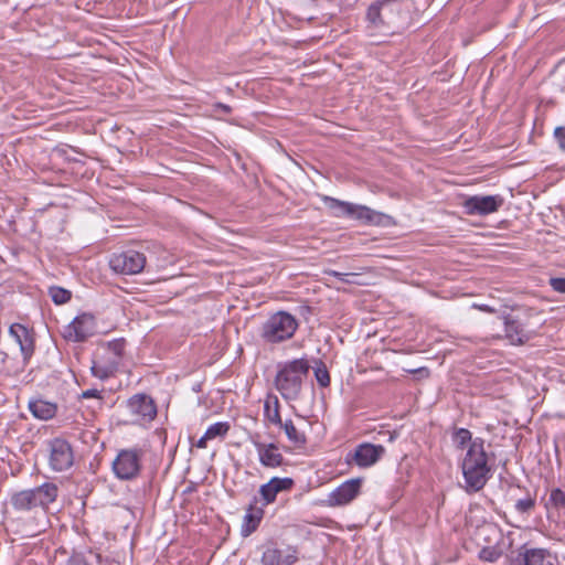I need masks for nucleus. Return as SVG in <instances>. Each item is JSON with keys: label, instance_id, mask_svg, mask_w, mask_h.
Returning a JSON list of instances; mask_svg holds the SVG:
<instances>
[{"label": "nucleus", "instance_id": "nucleus-1", "mask_svg": "<svg viewBox=\"0 0 565 565\" xmlns=\"http://www.w3.org/2000/svg\"><path fill=\"white\" fill-rule=\"evenodd\" d=\"M460 467L467 493H475L484 488L492 477L493 463L490 462V457L484 449V440L482 438L477 437L471 441Z\"/></svg>", "mask_w": 565, "mask_h": 565}, {"label": "nucleus", "instance_id": "nucleus-2", "mask_svg": "<svg viewBox=\"0 0 565 565\" xmlns=\"http://www.w3.org/2000/svg\"><path fill=\"white\" fill-rule=\"evenodd\" d=\"M275 376V387L286 401H297L301 394L302 383L310 370L309 361L305 358L278 363Z\"/></svg>", "mask_w": 565, "mask_h": 565}, {"label": "nucleus", "instance_id": "nucleus-3", "mask_svg": "<svg viewBox=\"0 0 565 565\" xmlns=\"http://www.w3.org/2000/svg\"><path fill=\"white\" fill-rule=\"evenodd\" d=\"M298 327L295 316L280 310L270 315L262 324L259 335L265 343L278 344L291 339Z\"/></svg>", "mask_w": 565, "mask_h": 565}, {"label": "nucleus", "instance_id": "nucleus-4", "mask_svg": "<svg viewBox=\"0 0 565 565\" xmlns=\"http://www.w3.org/2000/svg\"><path fill=\"white\" fill-rule=\"evenodd\" d=\"M126 344L124 338L114 339L103 344L102 352L93 361L92 374L100 380L113 376L122 361Z\"/></svg>", "mask_w": 565, "mask_h": 565}, {"label": "nucleus", "instance_id": "nucleus-5", "mask_svg": "<svg viewBox=\"0 0 565 565\" xmlns=\"http://www.w3.org/2000/svg\"><path fill=\"white\" fill-rule=\"evenodd\" d=\"M323 202L335 217H350L363 222L364 224L380 225L383 223L385 214L376 212L365 205H358L345 201H340L331 196H324Z\"/></svg>", "mask_w": 565, "mask_h": 565}, {"label": "nucleus", "instance_id": "nucleus-6", "mask_svg": "<svg viewBox=\"0 0 565 565\" xmlns=\"http://www.w3.org/2000/svg\"><path fill=\"white\" fill-rule=\"evenodd\" d=\"M142 457L143 451L141 448L120 449L111 463L115 477L122 481L138 478L142 469Z\"/></svg>", "mask_w": 565, "mask_h": 565}, {"label": "nucleus", "instance_id": "nucleus-7", "mask_svg": "<svg viewBox=\"0 0 565 565\" xmlns=\"http://www.w3.org/2000/svg\"><path fill=\"white\" fill-rule=\"evenodd\" d=\"M260 552V565H294L299 559V551L294 545H280L268 540L257 547Z\"/></svg>", "mask_w": 565, "mask_h": 565}, {"label": "nucleus", "instance_id": "nucleus-8", "mask_svg": "<svg viewBox=\"0 0 565 565\" xmlns=\"http://www.w3.org/2000/svg\"><path fill=\"white\" fill-rule=\"evenodd\" d=\"M49 466L53 471L63 472L74 465V449L71 443L56 437L47 441Z\"/></svg>", "mask_w": 565, "mask_h": 565}, {"label": "nucleus", "instance_id": "nucleus-9", "mask_svg": "<svg viewBox=\"0 0 565 565\" xmlns=\"http://www.w3.org/2000/svg\"><path fill=\"white\" fill-rule=\"evenodd\" d=\"M96 332V319L92 313L83 312L76 316L63 328L62 337L71 342H85Z\"/></svg>", "mask_w": 565, "mask_h": 565}, {"label": "nucleus", "instance_id": "nucleus-10", "mask_svg": "<svg viewBox=\"0 0 565 565\" xmlns=\"http://www.w3.org/2000/svg\"><path fill=\"white\" fill-rule=\"evenodd\" d=\"M146 256L134 249L115 253L109 259V267L117 274L136 275L142 271Z\"/></svg>", "mask_w": 565, "mask_h": 565}, {"label": "nucleus", "instance_id": "nucleus-11", "mask_svg": "<svg viewBox=\"0 0 565 565\" xmlns=\"http://www.w3.org/2000/svg\"><path fill=\"white\" fill-rule=\"evenodd\" d=\"M504 204L500 194L495 195H472L462 202V209L467 215H489L498 212Z\"/></svg>", "mask_w": 565, "mask_h": 565}, {"label": "nucleus", "instance_id": "nucleus-12", "mask_svg": "<svg viewBox=\"0 0 565 565\" xmlns=\"http://www.w3.org/2000/svg\"><path fill=\"white\" fill-rule=\"evenodd\" d=\"M15 531L24 536L33 537L45 531L47 514L45 511H33L30 514H18L12 519Z\"/></svg>", "mask_w": 565, "mask_h": 565}, {"label": "nucleus", "instance_id": "nucleus-13", "mask_svg": "<svg viewBox=\"0 0 565 565\" xmlns=\"http://www.w3.org/2000/svg\"><path fill=\"white\" fill-rule=\"evenodd\" d=\"M363 478H353L342 482L328 494L327 504L329 507H343L350 504L361 493Z\"/></svg>", "mask_w": 565, "mask_h": 565}, {"label": "nucleus", "instance_id": "nucleus-14", "mask_svg": "<svg viewBox=\"0 0 565 565\" xmlns=\"http://www.w3.org/2000/svg\"><path fill=\"white\" fill-rule=\"evenodd\" d=\"M129 413L137 420L151 422L157 416V406L154 401L147 394H135L127 401Z\"/></svg>", "mask_w": 565, "mask_h": 565}, {"label": "nucleus", "instance_id": "nucleus-15", "mask_svg": "<svg viewBox=\"0 0 565 565\" xmlns=\"http://www.w3.org/2000/svg\"><path fill=\"white\" fill-rule=\"evenodd\" d=\"M503 320L505 338L511 344H523L532 339L534 332L527 329L519 316L507 315Z\"/></svg>", "mask_w": 565, "mask_h": 565}, {"label": "nucleus", "instance_id": "nucleus-16", "mask_svg": "<svg viewBox=\"0 0 565 565\" xmlns=\"http://www.w3.org/2000/svg\"><path fill=\"white\" fill-rule=\"evenodd\" d=\"M252 444L257 451L258 460L263 467L274 469L284 465L285 458L279 451L277 444L262 443L258 438H252Z\"/></svg>", "mask_w": 565, "mask_h": 565}, {"label": "nucleus", "instance_id": "nucleus-17", "mask_svg": "<svg viewBox=\"0 0 565 565\" xmlns=\"http://www.w3.org/2000/svg\"><path fill=\"white\" fill-rule=\"evenodd\" d=\"M9 335L19 345L21 355L31 360L35 351L33 330L22 323H12L9 328Z\"/></svg>", "mask_w": 565, "mask_h": 565}, {"label": "nucleus", "instance_id": "nucleus-18", "mask_svg": "<svg viewBox=\"0 0 565 565\" xmlns=\"http://www.w3.org/2000/svg\"><path fill=\"white\" fill-rule=\"evenodd\" d=\"M385 451L382 445L363 443L355 448L352 460L356 466L367 468L375 465L384 456Z\"/></svg>", "mask_w": 565, "mask_h": 565}, {"label": "nucleus", "instance_id": "nucleus-19", "mask_svg": "<svg viewBox=\"0 0 565 565\" xmlns=\"http://www.w3.org/2000/svg\"><path fill=\"white\" fill-rule=\"evenodd\" d=\"M295 486L292 478L285 477H273L267 483H264L259 488V494L264 502V505H268L275 502L277 494L280 492H288Z\"/></svg>", "mask_w": 565, "mask_h": 565}, {"label": "nucleus", "instance_id": "nucleus-20", "mask_svg": "<svg viewBox=\"0 0 565 565\" xmlns=\"http://www.w3.org/2000/svg\"><path fill=\"white\" fill-rule=\"evenodd\" d=\"M30 361L23 355L13 356L0 350V374L6 377H17L25 371Z\"/></svg>", "mask_w": 565, "mask_h": 565}, {"label": "nucleus", "instance_id": "nucleus-21", "mask_svg": "<svg viewBox=\"0 0 565 565\" xmlns=\"http://www.w3.org/2000/svg\"><path fill=\"white\" fill-rule=\"evenodd\" d=\"M10 504L17 514H30L33 511H40L31 489L14 492L10 498Z\"/></svg>", "mask_w": 565, "mask_h": 565}, {"label": "nucleus", "instance_id": "nucleus-22", "mask_svg": "<svg viewBox=\"0 0 565 565\" xmlns=\"http://www.w3.org/2000/svg\"><path fill=\"white\" fill-rule=\"evenodd\" d=\"M31 490L34 493L40 511H45L47 513L49 505L55 502L58 497V487L53 482H44Z\"/></svg>", "mask_w": 565, "mask_h": 565}, {"label": "nucleus", "instance_id": "nucleus-23", "mask_svg": "<svg viewBox=\"0 0 565 565\" xmlns=\"http://www.w3.org/2000/svg\"><path fill=\"white\" fill-rule=\"evenodd\" d=\"M558 559L556 555L544 548L526 550L523 554V562L521 565H557Z\"/></svg>", "mask_w": 565, "mask_h": 565}, {"label": "nucleus", "instance_id": "nucleus-24", "mask_svg": "<svg viewBox=\"0 0 565 565\" xmlns=\"http://www.w3.org/2000/svg\"><path fill=\"white\" fill-rule=\"evenodd\" d=\"M263 516L264 510L262 508L255 507L254 503H250L246 510V514L243 518L241 527L242 536L247 537L254 533L259 526Z\"/></svg>", "mask_w": 565, "mask_h": 565}, {"label": "nucleus", "instance_id": "nucleus-25", "mask_svg": "<svg viewBox=\"0 0 565 565\" xmlns=\"http://www.w3.org/2000/svg\"><path fill=\"white\" fill-rule=\"evenodd\" d=\"M28 406L31 414L41 420L53 418L57 411L56 404L42 398L31 399Z\"/></svg>", "mask_w": 565, "mask_h": 565}, {"label": "nucleus", "instance_id": "nucleus-26", "mask_svg": "<svg viewBox=\"0 0 565 565\" xmlns=\"http://www.w3.org/2000/svg\"><path fill=\"white\" fill-rule=\"evenodd\" d=\"M281 428L288 440L296 447V448H302L307 444V436L303 431L299 430L294 422L291 419H286L281 423V425L278 426Z\"/></svg>", "mask_w": 565, "mask_h": 565}, {"label": "nucleus", "instance_id": "nucleus-27", "mask_svg": "<svg viewBox=\"0 0 565 565\" xmlns=\"http://www.w3.org/2000/svg\"><path fill=\"white\" fill-rule=\"evenodd\" d=\"M264 417L270 425H281L282 420L280 417V405L277 396H267L264 404Z\"/></svg>", "mask_w": 565, "mask_h": 565}, {"label": "nucleus", "instance_id": "nucleus-28", "mask_svg": "<svg viewBox=\"0 0 565 565\" xmlns=\"http://www.w3.org/2000/svg\"><path fill=\"white\" fill-rule=\"evenodd\" d=\"M452 440L458 449H465L473 441L472 434L467 428H456L452 433Z\"/></svg>", "mask_w": 565, "mask_h": 565}, {"label": "nucleus", "instance_id": "nucleus-29", "mask_svg": "<svg viewBox=\"0 0 565 565\" xmlns=\"http://www.w3.org/2000/svg\"><path fill=\"white\" fill-rule=\"evenodd\" d=\"M49 294L52 298V301L55 305H64V303L68 302L72 298V294L70 290L64 289L58 286L51 287L49 290Z\"/></svg>", "mask_w": 565, "mask_h": 565}, {"label": "nucleus", "instance_id": "nucleus-30", "mask_svg": "<svg viewBox=\"0 0 565 565\" xmlns=\"http://www.w3.org/2000/svg\"><path fill=\"white\" fill-rule=\"evenodd\" d=\"M230 430V424L226 422L214 423L207 427L205 431V437L210 439H214L216 437H223Z\"/></svg>", "mask_w": 565, "mask_h": 565}, {"label": "nucleus", "instance_id": "nucleus-31", "mask_svg": "<svg viewBox=\"0 0 565 565\" xmlns=\"http://www.w3.org/2000/svg\"><path fill=\"white\" fill-rule=\"evenodd\" d=\"M535 504V498L527 493L525 498L515 502L514 508L521 514H530L534 510Z\"/></svg>", "mask_w": 565, "mask_h": 565}, {"label": "nucleus", "instance_id": "nucleus-32", "mask_svg": "<svg viewBox=\"0 0 565 565\" xmlns=\"http://www.w3.org/2000/svg\"><path fill=\"white\" fill-rule=\"evenodd\" d=\"M548 504L554 509H565V491L553 488L550 492Z\"/></svg>", "mask_w": 565, "mask_h": 565}, {"label": "nucleus", "instance_id": "nucleus-33", "mask_svg": "<svg viewBox=\"0 0 565 565\" xmlns=\"http://www.w3.org/2000/svg\"><path fill=\"white\" fill-rule=\"evenodd\" d=\"M326 274L329 276H333V277L338 278L340 281L345 282V284L360 285V281L358 279L360 274H358V273H340L337 270H327Z\"/></svg>", "mask_w": 565, "mask_h": 565}, {"label": "nucleus", "instance_id": "nucleus-34", "mask_svg": "<svg viewBox=\"0 0 565 565\" xmlns=\"http://www.w3.org/2000/svg\"><path fill=\"white\" fill-rule=\"evenodd\" d=\"M502 553L500 550L493 546L483 547L479 552V558L483 562L494 563L501 557Z\"/></svg>", "mask_w": 565, "mask_h": 565}, {"label": "nucleus", "instance_id": "nucleus-35", "mask_svg": "<svg viewBox=\"0 0 565 565\" xmlns=\"http://www.w3.org/2000/svg\"><path fill=\"white\" fill-rule=\"evenodd\" d=\"M315 376L321 387L330 385V374L322 362H320V365L315 370Z\"/></svg>", "mask_w": 565, "mask_h": 565}, {"label": "nucleus", "instance_id": "nucleus-36", "mask_svg": "<svg viewBox=\"0 0 565 565\" xmlns=\"http://www.w3.org/2000/svg\"><path fill=\"white\" fill-rule=\"evenodd\" d=\"M554 139L557 142L558 148L565 152V126H558L553 132Z\"/></svg>", "mask_w": 565, "mask_h": 565}, {"label": "nucleus", "instance_id": "nucleus-37", "mask_svg": "<svg viewBox=\"0 0 565 565\" xmlns=\"http://www.w3.org/2000/svg\"><path fill=\"white\" fill-rule=\"evenodd\" d=\"M551 288L558 292L565 294V278L564 277H551L548 280Z\"/></svg>", "mask_w": 565, "mask_h": 565}, {"label": "nucleus", "instance_id": "nucleus-38", "mask_svg": "<svg viewBox=\"0 0 565 565\" xmlns=\"http://www.w3.org/2000/svg\"><path fill=\"white\" fill-rule=\"evenodd\" d=\"M81 396H82V398H97L99 401V406H102V401H103L102 391H98L95 388L86 390L82 393Z\"/></svg>", "mask_w": 565, "mask_h": 565}, {"label": "nucleus", "instance_id": "nucleus-39", "mask_svg": "<svg viewBox=\"0 0 565 565\" xmlns=\"http://www.w3.org/2000/svg\"><path fill=\"white\" fill-rule=\"evenodd\" d=\"M409 373L417 374L419 377H428L430 372L427 367H418L415 370H409Z\"/></svg>", "mask_w": 565, "mask_h": 565}, {"label": "nucleus", "instance_id": "nucleus-40", "mask_svg": "<svg viewBox=\"0 0 565 565\" xmlns=\"http://www.w3.org/2000/svg\"><path fill=\"white\" fill-rule=\"evenodd\" d=\"M66 565H88V563L79 556H73L68 559Z\"/></svg>", "mask_w": 565, "mask_h": 565}, {"label": "nucleus", "instance_id": "nucleus-41", "mask_svg": "<svg viewBox=\"0 0 565 565\" xmlns=\"http://www.w3.org/2000/svg\"><path fill=\"white\" fill-rule=\"evenodd\" d=\"M216 108L221 109L222 111H224L225 114H231L232 113V108L231 106L226 105V104H223V103H217L215 105Z\"/></svg>", "mask_w": 565, "mask_h": 565}, {"label": "nucleus", "instance_id": "nucleus-42", "mask_svg": "<svg viewBox=\"0 0 565 565\" xmlns=\"http://www.w3.org/2000/svg\"><path fill=\"white\" fill-rule=\"evenodd\" d=\"M207 440H211L210 438L205 437V434L198 440L196 447L198 448H206Z\"/></svg>", "mask_w": 565, "mask_h": 565}, {"label": "nucleus", "instance_id": "nucleus-43", "mask_svg": "<svg viewBox=\"0 0 565 565\" xmlns=\"http://www.w3.org/2000/svg\"><path fill=\"white\" fill-rule=\"evenodd\" d=\"M398 11H399V10L396 8L395 12H398ZM393 13H394V11H390V10H388V11H386V12H385V15H386V18H387V19H394V18L392 17V14H393Z\"/></svg>", "mask_w": 565, "mask_h": 565}, {"label": "nucleus", "instance_id": "nucleus-44", "mask_svg": "<svg viewBox=\"0 0 565 565\" xmlns=\"http://www.w3.org/2000/svg\"><path fill=\"white\" fill-rule=\"evenodd\" d=\"M484 311H492L488 306L482 307Z\"/></svg>", "mask_w": 565, "mask_h": 565}]
</instances>
